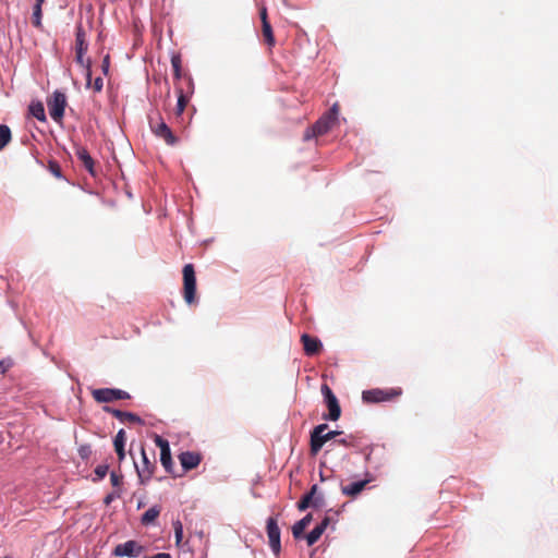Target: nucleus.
Masks as SVG:
<instances>
[{
    "mask_svg": "<svg viewBox=\"0 0 558 558\" xmlns=\"http://www.w3.org/2000/svg\"><path fill=\"white\" fill-rule=\"evenodd\" d=\"M368 483H369V480H362V481L353 482L348 485H342L341 492L345 496L356 497L365 488V486Z\"/></svg>",
    "mask_w": 558,
    "mask_h": 558,
    "instance_id": "obj_18",
    "label": "nucleus"
},
{
    "mask_svg": "<svg viewBox=\"0 0 558 558\" xmlns=\"http://www.w3.org/2000/svg\"><path fill=\"white\" fill-rule=\"evenodd\" d=\"M339 112L338 104H335L328 112L322 116L311 128L306 129L303 135L304 141L325 135L335 124Z\"/></svg>",
    "mask_w": 558,
    "mask_h": 558,
    "instance_id": "obj_1",
    "label": "nucleus"
},
{
    "mask_svg": "<svg viewBox=\"0 0 558 558\" xmlns=\"http://www.w3.org/2000/svg\"><path fill=\"white\" fill-rule=\"evenodd\" d=\"M63 558H68V557H63Z\"/></svg>",
    "mask_w": 558,
    "mask_h": 558,
    "instance_id": "obj_46",
    "label": "nucleus"
},
{
    "mask_svg": "<svg viewBox=\"0 0 558 558\" xmlns=\"http://www.w3.org/2000/svg\"><path fill=\"white\" fill-rule=\"evenodd\" d=\"M149 126L151 132L157 137L163 140L167 145L174 146L178 143L179 138L173 134L172 130L160 116L156 120L150 119Z\"/></svg>",
    "mask_w": 558,
    "mask_h": 558,
    "instance_id": "obj_6",
    "label": "nucleus"
},
{
    "mask_svg": "<svg viewBox=\"0 0 558 558\" xmlns=\"http://www.w3.org/2000/svg\"><path fill=\"white\" fill-rule=\"evenodd\" d=\"M187 97L183 94V90L180 89L179 90V97H178V102H177V108H175V114L177 116H180L183 113L186 105H187Z\"/></svg>",
    "mask_w": 558,
    "mask_h": 558,
    "instance_id": "obj_26",
    "label": "nucleus"
},
{
    "mask_svg": "<svg viewBox=\"0 0 558 558\" xmlns=\"http://www.w3.org/2000/svg\"><path fill=\"white\" fill-rule=\"evenodd\" d=\"M75 49H76V62L86 68V86H89L90 84V60L87 59L84 60V54L88 49V44L86 41V34L83 29L82 25H78L76 27V34H75Z\"/></svg>",
    "mask_w": 558,
    "mask_h": 558,
    "instance_id": "obj_2",
    "label": "nucleus"
},
{
    "mask_svg": "<svg viewBox=\"0 0 558 558\" xmlns=\"http://www.w3.org/2000/svg\"><path fill=\"white\" fill-rule=\"evenodd\" d=\"M327 428H328L327 424H319L311 432L310 448H311V453L313 456H316L327 441H329V440L336 438L338 435L342 434V432H338V430H331L326 434H323Z\"/></svg>",
    "mask_w": 558,
    "mask_h": 558,
    "instance_id": "obj_3",
    "label": "nucleus"
},
{
    "mask_svg": "<svg viewBox=\"0 0 558 558\" xmlns=\"http://www.w3.org/2000/svg\"><path fill=\"white\" fill-rule=\"evenodd\" d=\"M44 2H45V0H36L35 5L33 8L32 23L37 28L41 27V17H43L41 7H43Z\"/></svg>",
    "mask_w": 558,
    "mask_h": 558,
    "instance_id": "obj_23",
    "label": "nucleus"
},
{
    "mask_svg": "<svg viewBox=\"0 0 558 558\" xmlns=\"http://www.w3.org/2000/svg\"><path fill=\"white\" fill-rule=\"evenodd\" d=\"M122 475L121 474H118L116 472H111L110 474V481H111V484L112 486L114 487H118L122 484Z\"/></svg>",
    "mask_w": 558,
    "mask_h": 558,
    "instance_id": "obj_33",
    "label": "nucleus"
},
{
    "mask_svg": "<svg viewBox=\"0 0 558 558\" xmlns=\"http://www.w3.org/2000/svg\"><path fill=\"white\" fill-rule=\"evenodd\" d=\"M307 508H310L308 504L306 502V500H305V499H303V498H302V499L298 502V509H299L300 511H304V510H306Z\"/></svg>",
    "mask_w": 558,
    "mask_h": 558,
    "instance_id": "obj_43",
    "label": "nucleus"
},
{
    "mask_svg": "<svg viewBox=\"0 0 558 558\" xmlns=\"http://www.w3.org/2000/svg\"><path fill=\"white\" fill-rule=\"evenodd\" d=\"M329 523H330V519H329V517H325V518L323 519V521H322L318 525H316L315 527H316L317 530H319V532L323 534V533L326 531V529H327V526L329 525Z\"/></svg>",
    "mask_w": 558,
    "mask_h": 558,
    "instance_id": "obj_37",
    "label": "nucleus"
},
{
    "mask_svg": "<svg viewBox=\"0 0 558 558\" xmlns=\"http://www.w3.org/2000/svg\"><path fill=\"white\" fill-rule=\"evenodd\" d=\"M92 396L98 403H109L117 400H126L131 398L129 392L117 388L94 389L92 391Z\"/></svg>",
    "mask_w": 558,
    "mask_h": 558,
    "instance_id": "obj_8",
    "label": "nucleus"
},
{
    "mask_svg": "<svg viewBox=\"0 0 558 558\" xmlns=\"http://www.w3.org/2000/svg\"><path fill=\"white\" fill-rule=\"evenodd\" d=\"M301 342L303 343L305 354L308 356L318 354L323 349L322 341L318 338L312 337L307 333H303L301 336Z\"/></svg>",
    "mask_w": 558,
    "mask_h": 558,
    "instance_id": "obj_15",
    "label": "nucleus"
},
{
    "mask_svg": "<svg viewBox=\"0 0 558 558\" xmlns=\"http://www.w3.org/2000/svg\"><path fill=\"white\" fill-rule=\"evenodd\" d=\"M144 551V547L136 541H128L122 544H118L112 555L114 557H138Z\"/></svg>",
    "mask_w": 558,
    "mask_h": 558,
    "instance_id": "obj_11",
    "label": "nucleus"
},
{
    "mask_svg": "<svg viewBox=\"0 0 558 558\" xmlns=\"http://www.w3.org/2000/svg\"><path fill=\"white\" fill-rule=\"evenodd\" d=\"M323 505H324L323 496H316L315 495L314 498H313L312 507L313 508H320V507H323Z\"/></svg>",
    "mask_w": 558,
    "mask_h": 558,
    "instance_id": "obj_41",
    "label": "nucleus"
},
{
    "mask_svg": "<svg viewBox=\"0 0 558 558\" xmlns=\"http://www.w3.org/2000/svg\"><path fill=\"white\" fill-rule=\"evenodd\" d=\"M49 171L57 178H61V168L54 160H50L48 163Z\"/></svg>",
    "mask_w": 558,
    "mask_h": 558,
    "instance_id": "obj_30",
    "label": "nucleus"
},
{
    "mask_svg": "<svg viewBox=\"0 0 558 558\" xmlns=\"http://www.w3.org/2000/svg\"><path fill=\"white\" fill-rule=\"evenodd\" d=\"M259 16H260V20H262V24H265V22H269V21H268V15H267V9H266V7L260 8V10H259Z\"/></svg>",
    "mask_w": 558,
    "mask_h": 558,
    "instance_id": "obj_42",
    "label": "nucleus"
},
{
    "mask_svg": "<svg viewBox=\"0 0 558 558\" xmlns=\"http://www.w3.org/2000/svg\"><path fill=\"white\" fill-rule=\"evenodd\" d=\"M313 520V514L307 513L303 519L294 523L292 526V534L294 538H300L303 536L305 529L310 525Z\"/></svg>",
    "mask_w": 558,
    "mask_h": 558,
    "instance_id": "obj_19",
    "label": "nucleus"
},
{
    "mask_svg": "<svg viewBox=\"0 0 558 558\" xmlns=\"http://www.w3.org/2000/svg\"><path fill=\"white\" fill-rule=\"evenodd\" d=\"M47 106L50 117L56 122H61L66 107L65 95L59 90L53 92V94L47 99Z\"/></svg>",
    "mask_w": 558,
    "mask_h": 558,
    "instance_id": "obj_7",
    "label": "nucleus"
},
{
    "mask_svg": "<svg viewBox=\"0 0 558 558\" xmlns=\"http://www.w3.org/2000/svg\"><path fill=\"white\" fill-rule=\"evenodd\" d=\"M75 155L77 157V159L82 162V165L84 166V168L93 175L95 177L96 175V170H95V161L94 159L92 158L90 154L88 153V150L83 147V146H77L75 148Z\"/></svg>",
    "mask_w": 558,
    "mask_h": 558,
    "instance_id": "obj_17",
    "label": "nucleus"
},
{
    "mask_svg": "<svg viewBox=\"0 0 558 558\" xmlns=\"http://www.w3.org/2000/svg\"><path fill=\"white\" fill-rule=\"evenodd\" d=\"M323 534L314 527L307 535H306V542L308 546L314 545L322 536Z\"/></svg>",
    "mask_w": 558,
    "mask_h": 558,
    "instance_id": "obj_29",
    "label": "nucleus"
},
{
    "mask_svg": "<svg viewBox=\"0 0 558 558\" xmlns=\"http://www.w3.org/2000/svg\"><path fill=\"white\" fill-rule=\"evenodd\" d=\"M104 411L112 414L121 423L144 424V421L135 413L121 411L111 407H104Z\"/></svg>",
    "mask_w": 558,
    "mask_h": 558,
    "instance_id": "obj_14",
    "label": "nucleus"
},
{
    "mask_svg": "<svg viewBox=\"0 0 558 558\" xmlns=\"http://www.w3.org/2000/svg\"><path fill=\"white\" fill-rule=\"evenodd\" d=\"M93 87V89L96 92V93H99L102 90V87H104V81L101 77H96L93 85L92 83L89 84L88 87Z\"/></svg>",
    "mask_w": 558,
    "mask_h": 558,
    "instance_id": "obj_35",
    "label": "nucleus"
},
{
    "mask_svg": "<svg viewBox=\"0 0 558 558\" xmlns=\"http://www.w3.org/2000/svg\"><path fill=\"white\" fill-rule=\"evenodd\" d=\"M154 442L160 449V462L166 472L174 475V463L171 457L169 441L159 435H155Z\"/></svg>",
    "mask_w": 558,
    "mask_h": 558,
    "instance_id": "obj_10",
    "label": "nucleus"
},
{
    "mask_svg": "<svg viewBox=\"0 0 558 558\" xmlns=\"http://www.w3.org/2000/svg\"><path fill=\"white\" fill-rule=\"evenodd\" d=\"M146 558H171V556H170V554H167V553H159L151 557H146Z\"/></svg>",
    "mask_w": 558,
    "mask_h": 558,
    "instance_id": "obj_44",
    "label": "nucleus"
},
{
    "mask_svg": "<svg viewBox=\"0 0 558 558\" xmlns=\"http://www.w3.org/2000/svg\"><path fill=\"white\" fill-rule=\"evenodd\" d=\"M141 454H142V466L135 465L137 475L140 477V481L142 484L148 482L153 474L154 470L156 468L155 461H150L145 452L144 447L141 448Z\"/></svg>",
    "mask_w": 558,
    "mask_h": 558,
    "instance_id": "obj_13",
    "label": "nucleus"
},
{
    "mask_svg": "<svg viewBox=\"0 0 558 558\" xmlns=\"http://www.w3.org/2000/svg\"><path fill=\"white\" fill-rule=\"evenodd\" d=\"M125 439H126V437H125L124 429H120L117 433L114 440H113L114 450H116L120 461H122L125 457V452H124Z\"/></svg>",
    "mask_w": 558,
    "mask_h": 558,
    "instance_id": "obj_20",
    "label": "nucleus"
},
{
    "mask_svg": "<svg viewBox=\"0 0 558 558\" xmlns=\"http://www.w3.org/2000/svg\"><path fill=\"white\" fill-rule=\"evenodd\" d=\"M267 536L269 538V545L275 555H278L281 550L280 543V529L278 526L277 519L274 517L268 518L267 520Z\"/></svg>",
    "mask_w": 558,
    "mask_h": 558,
    "instance_id": "obj_12",
    "label": "nucleus"
},
{
    "mask_svg": "<svg viewBox=\"0 0 558 558\" xmlns=\"http://www.w3.org/2000/svg\"><path fill=\"white\" fill-rule=\"evenodd\" d=\"M160 514V507L158 506H153L150 507L149 509H147L143 515H142V519H141V522L142 524L144 525H148V524H151L155 522V520L159 517Z\"/></svg>",
    "mask_w": 558,
    "mask_h": 558,
    "instance_id": "obj_21",
    "label": "nucleus"
},
{
    "mask_svg": "<svg viewBox=\"0 0 558 558\" xmlns=\"http://www.w3.org/2000/svg\"><path fill=\"white\" fill-rule=\"evenodd\" d=\"M109 65H110V58L109 56L107 54L104 60H102V64H101V69H102V72L105 75L108 74L109 72Z\"/></svg>",
    "mask_w": 558,
    "mask_h": 558,
    "instance_id": "obj_40",
    "label": "nucleus"
},
{
    "mask_svg": "<svg viewBox=\"0 0 558 558\" xmlns=\"http://www.w3.org/2000/svg\"><path fill=\"white\" fill-rule=\"evenodd\" d=\"M322 393L324 396L325 403L329 411L328 415H325L324 418L330 421L339 420L341 415V408L337 397L335 396V393L327 384H324L322 386Z\"/></svg>",
    "mask_w": 558,
    "mask_h": 558,
    "instance_id": "obj_9",
    "label": "nucleus"
},
{
    "mask_svg": "<svg viewBox=\"0 0 558 558\" xmlns=\"http://www.w3.org/2000/svg\"><path fill=\"white\" fill-rule=\"evenodd\" d=\"M262 33H263L265 43L269 47L275 46L276 40H275L274 33H272V27L269 22H265V24H262Z\"/></svg>",
    "mask_w": 558,
    "mask_h": 558,
    "instance_id": "obj_24",
    "label": "nucleus"
},
{
    "mask_svg": "<svg viewBox=\"0 0 558 558\" xmlns=\"http://www.w3.org/2000/svg\"><path fill=\"white\" fill-rule=\"evenodd\" d=\"M183 298L187 304H192L196 299V277L195 269L192 264L183 267Z\"/></svg>",
    "mask_w": 558,
    "mask_h": 558,
    "instance_id": "obj_4",
    "label": "nucleus"
},
{
    "mask_svg": "<svg viewBox=\"0 0 558 558\" xmlns=\"http://www.w3.org/2000/svg\"><path fill=\"white\" fill-rule=\"evenodd\" d=\"M401 388H389V389H371L365 390L362 393V399L367 403H377L384 401H390L399 396H401Z\"/></svg>",
    "mask_w": 558,
    "mask_h": 558,
    "instance_id": "obj_5",
    "label": "nucleus"
},
{
    "mask_svg": "<svg viewBox=\"0 0 558 558\" xmlns=\"http://www.w3.org/2000/svg\"><path fill=\"white\" fill-rule=\"evenodd\" d=\"M329 523H330V519H329V517H325V518L323 519V521H322L318 525H316L315 527H316L317 530H319V532L323 534V533L326 531V529H327V526L329 525Z\"/></svg>",
    "mask_w": 558,
    "mask_h": 558,
    "instance_id": "obj_39",
    "label": "nucleus"
},
{
    "mask_svg": "<svg viewBox=\"0 0 558 558\" xmlns=\"http://www.w3.org/2000/svg\"><path fill=\"white\" fill-rule=\"evenodd\" d=\"M28 110H29V113L33 117H35L37 120H39L41 122H46L47 118H46V113H45V107L40 101L32 102L29 105Z\"/></svg>",
    "mask_w": 558,
    "mask_h": 558,
    "instance_id": "obj_22",
    "label": "nucleus"
},
{
    "mask_svg": "<svg viewBox=\"0 0 558 558\" xmlns=\"http://www.w3.org/2000/svg\"><path fill=\"white\" fill-rule=\"evenodd\" d=\"M11 366L12 361L10 359L0 361V375L5 374Z\"/></svg>",
    "mask_w": 558,
    "mask_h": 558,
    "instance_id": "obj_34",
    "label": "nucleus"
},
{
    "mask_svg": "<svg viewBox=\"0 0 558 558\" xmlns=\"http://www.w3.org/2000/svg\"><path fill=\"white\" fill-rule=\"evenodd\" d=\"M179 461L184 471H191L199 465L202 456L198 452L184 451L179 454Z\"/></svg>",
    "mask_w": 558,
    "mask_h": 558,
    "instance_id": "obj_16",
    "label": "nucleus"
},
{
    "mask_svg": "<svg viewBox=\"0 0 558 558\" xmlns=\"http://www.w3.org/2000/svg\"><path fill=\"white\" fill-rule=\"evenodd\" d=\"M108 473V465H98L96 469H95V474L99 477V478H104Z\"/></svg>",
    "mask_w": 558,
    "mask_h": 558,
    "instance_id": "obj_36",
    "label": "nucleus"
},
{
    "mask_svg": "<svg viewBox=\"0 0 558 558\" xmlns=\"http://www.w3.org/2000/svg\"><path fill=\"white\" fill-rule=\"evenodd\" d=\"M11 130L8 125H0V150H2L11 141Z\"/></svg>",
    "mask_w": 558,
    "mask_h": 558,
    "instance_id": "obj_25",
    "label": "nucleus"
},
{
    "mask_svg": "<svg viewBox=\"0 0 558 558\" xmlns=\"http://www.w3.org/2000/svg\"><path fill=\"white\" fill-rule=\"evenodd\" d=\"M337 442L344 447H353L355 446V438L352 435H350L345 438L338 439Z\"/></svg>",
    "mask_w": 558,
    "mask_h": 558,
    "instance_id": "obj_32",
    "label": "nucleus"
},
{
    "mask_svg": "<svg viewBox=\"0 0 558 558\" xmlns=\"http://www.w3.org/2000/svg\"><path fill=\"white\" fill-rule=\"evenodd\" d=\"M317 489H318V486L315 484V485H313V486L311 487V490H310L307 494H305V495L303 496V499H305V500H306V502L308 504V506H310V507H312L313 498H314V496L316 495Z\"/></svg>",
    "mask_w": 558,
    "mask_h": 558,
    "instance_id": "obj_31",
    "label": "nucleus"
},
{
    "mask_svg": "<svg viewBox=\"0 0 558 558\" xmlns=\"http://www.w3.org/2000/svg\"><path fill=\"white\" fill-rule=\"evenodd\" d=\"M112 500V497L109 495L106 497L105 502L108 505Z\"/></svg>",
    "mask_w": 558,
    "mask_h": 558,
    "instance_id": "obj_45",
    "label": "nucleus"
},
{
    "mask_svg": "<svg viewBox=\"0 0 558 558\" xmlns=\"http://www.w3.org/2000/svg\"><path fill=\"white\" fill-rule=\"evenodd\" d=\"M171 65L173 70V75L177 80L181 78L182 75V68H181V58L180 56L175 54L171 58Z\"/></svg>",
    "mask_w": 558,
    "mask_h": 558,
    "instance_id": "obj_27",
    "label": "nucleus"
},
{
    "mask_svg": "<svg viewBox=\"0 0 558 558\" xmlns=\"http://www.w3.org/2000/svg\"><path fill=\"white\" fill-rule=\"evenodd\" d=\"M329 523H330V519H329V517H325V518L323 519V521H322L318 525H316L315 527H316L317 530H319V532L323 534V533L326 531V529H327V526L329 525Z\"/></svg>",
    "mask_w": 558,
    "mask_h": 558,
    "instance_id": "obj_38",
    "label": "nucleus"
},
{
    "mask_svg": "<svg viewBox=\"0 0 558 558\" xmlns=\"http://www.w3.org/2000/svg\"><path fill=\"white\" fill-rule=\"evenodd\" d=\"M173 530L175 536V543L179 545L183 538V525L181 521L177 520L173 522Z\"/></svg>",
    "mask_w": 558,
    "mask_h": 558,
    "instance_id": "obj_28",
    "label": "nucleus"
}]
</instances>
